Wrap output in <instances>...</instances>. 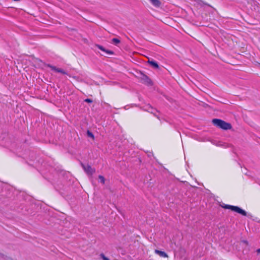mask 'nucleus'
Masks as SVG:
<instances>
[{
    "label": "nucleus",
    "mask_w": 260,
    "mask_h": 260,
    "mask_svg": "<svg viewBox=\"0 0 260 260\" xmlns=\"http://www.w3.org/2000/svg\"><path fill=\"white\" fill-rule=\"evenodd\" d=\"M212 122L214 125L224 130L230 129L232 128L231 124L230 123L219 119H213Z\"/></svg>",
    "instance_id": "nucleus-1"
},
{
    "label": "nucleus",
    "mask_w": 260,
    "mask_h": 260,
    "mask_svg": "<svg viewBox=\"0 0 260 260\" xmlns=\"http://www.w3.org/2000/svg\"><path fill=\"white\" fill-rule=\"evenodd\" d=\"M221 207L224 209H231V210L235 211L238 213H239L243 216L247 215V212L245 210L242 209L241 208L238 206H234L229 205H222Z\"/></svg>",
    "instance_id": "nucleus-2"
},
{
    "label": "nucleus",
    "mask_w": 260,
    "mask_h": 260,
    "mask_svg": "<svg viewBox=\"0 0 260 260\" xmlns=\"http://www.w3.org/2000/svg\"><path fill=\"white\" fill-rule=\"evenodd\" d=\"M144 110L147 111L151 114H153L155 117L157 118H159L157 113H158V111H157L155 109L151 107L149 104L143 107Z\"/></svg>",
    "instance_id": "nucleus-3"
},
{
    "label": "nucleus",
    "mask_w": 260,
    "mask_h": 260,
    "mask_svg": "<svg viewBox=\"0 0 260 260\" xmlns=\"http://www.w3.org/2000/svg\"><path fill=\"white\" fill-rule=\"evenodd\" d=\"M82 166L85 172L88 175H92L95 171V169L92 168L91 166L89 165H84L82 164Z\"/></svg>",
    "instance_id": "nucleus-4"
},
{
    "label": "nucleus",
    "mask_w": 260,
    "mask_h": 260,
    "mask_svg": "<svg viewBox=\"0 0 260 260\" xmlns=\"http://www.w3.org/2000/svg\"><path fill=\"white\" fill-rule=\"evenodd\" d=\"M47 66L48 67L50 68L52 71H53L55 72L59 73L63 75H68L67 72H66L64 70H63L61 69L57 68L56 67L52 66L50 64H47Z\"/></svg>",
    "instance_id": "nucleus-5"
},
{
    "label": "nucleus",
    "mask_w": 260,
    "mask_h": 260,
    "mask_svg": "<svg viewBox=\"0 0 260 260\" xmlns=\"http://www.w3.org/2000/svg\"><path fill=\"white\" fill-rule=\"evenodd\" d=\"M148 62L152 68H153L154 69H158L159 68V66H158V63H157V62H156L154 60L149 59L148 61Z\"/></svg>",
    "instance_id": "nucleus-6"
},
{
    "label": "nucleus",
    "mask_w": 260,
    "mask_h": 260,
    "mask_svg": "<svg viewBox=\"0 0 260 260\" xmlns=\"http://www.w3.org/2000/svg\"><path fill=\"white\" fill-rule=\"evenodd\" d=\"M155 253L158 254L160 256L162 257H168L167 254L164 251H162L159 250H155Z\"/></svg>",
    "instance_id": "nucleus-7"
},
{
    "label": "nucleus",
    "mask_w": 260,
    "mask_h": 260,
    "mask_svg": "<svg viewBox=\"0 0 260 260\" xmlns=\"http://www.w3.org/2000/svg\"><path fill=\"white\" fill-rule=\"evenodd\" d=\"M97 47L101 50L106 52L108 54H113V51H110V50H106L102 46L98 45H97Z\"/></svg>",
    "instance_id": "nucleus-8"
},
{
    "label": "nucleus",
    "mask_w": 260,
    "mask_h": 260,
    "mask_svg": "<svg viewBox=\"0 0 260 260\" xmlns=\"http://www.w3.org/2000/svg\"><path fill=\"white\" fill-rule=\"evenodd\" d=\"M143 80L144 82L148 85H152V82L151 80L147 76H144Z\"/></svg>",
    "instance_id": "nucleus-9"
},
{
    "label": "nucleus",
    "mask_w": 260,
    "mask_h": 260,
    "mask_svg": "<svg viewBox=\"0 0 260 260\" xmlns=\"http://www.w3.org/2000/svg\"><path fill=\"white\" fill-rule=\"evenodd\" d=\"M149 1L152 5L156 7H159L161 5V3L159 0H149Z\"/></svg>",
    "instance_id": "nucleus-10"
},
{
    "label": "nucleus",
    "mask_w": 260,
    "mask_h": 260,
    "mask_svg": "<svg viewBox=\"0 0 260 260\" xmlns=\"http://www.w3.org/2000/svg\"><path fill=\"white\" fill-rule=\"evenodd\" d=\"M112 42L115 45H117L120 43V40L118 39L117 38H113L112 40Z\"/></svg>",
    "instance_id": "nucleus-11"
},
{
    "label": "nucleus",
    "mask_w": 260,
    "mask_h": 260,
    "mask_svg": "<svg viewBox=\"0 0 260 260\" xmlns=\"http://www.w3.org/2000/svg\"><path fill=\"white\" fill-rule=\"evenodd\" d=\"M100 256L103 260H110L108 257H107L104 253H101Z\"/></svg>",
    "instance_id": "nucleus-12"
},
{
    "label": "nucleus",
    "mask_w": 260,
    "mask_h": 260,
    "mask_svg": "<svg viewBox=\"0 0 260 260\" xmlns=\"http://www.w3.org/2000/svg\"><path fill=\"white\" fill-rule=\"evenodd\" d=\"M99 179H100V182H101L102 183H103V184H104V183H105V180L104 177L103 176L100 175V176H99Z\"/></svg>",
    "instance_id": "nucleus-13"
},
{
    "label": "nucleus",
    "mask_w": 260,
    "mask_h": 260,
    "mask_svg": "<svg viewBox=\"0 0 260 260\" xmlns=\"http://www.w3.org/2000/svg\"><path fill=\"white\" fill-rule=\"evenodd\" d=\"M84 102H86V103H90L92 102V100H91L90 99H86L84 100Z\"/></svg>",
    "instance_id": "nucleus-14"
},
{
    "label": "nucleus",
    "mask_w": 260,
    "mask_h": 260,
    "mask_svg": "<svg viewBox=\"0 0 260 260\" xmlns=\"http://www.w3.org/2000/svg\"><path fill=\"white\" fill-rule=\"evenodd\" d=\"M87 134H88V136L89 137H91V138H93L94 137L93 135L92 134V133L90 132L89 131H88Z\"/></svg>",
    "instance_id": "nucleus-15"
},
{
    "label": "nucleus",
    "mask_w": 260,
    "mask_h": 260,
    "mask_svg": "<svg viewBox=\"0 0 260 260\" xmlns=\"http://www.w3.org/2000/svg\"><path fill=\"white\" fill-rule=\"evenodd\" d=\"M257 252H258V253H260V248H259V249H258L257 250Z\"/></svg>",
    "instance_id": "nucleus-16"
}]
</instances>
